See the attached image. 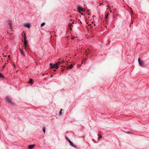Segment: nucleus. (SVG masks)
Masks as SVG:
<instances>
[{"label": "nucleus", "mask_w": 149, "mask_h": 149, "mask_svg": "<svg viewBox=\"0 0 149 149\" xmlns=\"http://www.w3.org/2000/svg\"><path fill=\"white\" fill-rule=\"evenodd\" d=\"M50 66L51 68H54L55 69L58 68L59 67V64H58V62L54 64H52L50 63Z\"/></svg>", "instance_id": "obj_1"}, {"label": "nucleus", "mask_w": 149, "mask_h": 149, "mask_svg": "<svg viewBox=\"0 0 149 149\" xmlns=\"http://www.w3.org/2000/svg\"><path fill=\"white\" fill-rule=\"evenodd\" d=\"M108 17V15H106L105 16V18L106 19H107Z\"/></svg>", "instance_id": "obj_21"}, {"label": "nucleus", "mask_w": 149, "mask_h": 149, "mask_svg": "<svg viewBox=\"0 0 149 149\" xmlns=\"http://www.w3.org/2000/svg\"><path fill=\"white\" fill-rule=\"evenodd\" d=\"M19 51L20 52V50H23L22 49H21L20 48H19Z\"/></svg>", "instance_id": "obj_22"}, {"label": "nucleus", "mask_w": 149, "mask_h": 149, "mask_svg": "<svg viewBox=\"0 0 149 149\" xmlns=\"http://www.w3.org/2000/svg\"><path fill=\"white\" fill-rule=\"evenodd\" d=\"M81 15H83V13H81Z\"/></svg>", "instance_id": "obj_26"}, {"label": "nucleus", "mask_w": 149, "mask_h": 149, "mask_svg": "<svg viewBox=\"0 0 149 149\" xmlns=\"http://www.w3.org/2000/svg\"><path fill=\"white\" fill-rule=\"evenodd\" d=\"M24 40H27V37L24 34Z\"/></svg>", "instance_id": "obj_16"}, {"label": "nucleus", "mask_w": 149, "mask_h": 149, "mask_svg": "<svg viewBox=\"0 0 149 149\" xmlns=\"http://www.w3.org/2000/svg\"><path fill=\"white\" fill-rule=\"evenodd\" d=\"M20 53H21V54H22V55L24 56H25V55L24 53V51H23V50H20Z\"/></svg>", "instance_id": "obj_9"}, {"label": "nucleus", "mask_w": 149, "mask_h": 149, "mask_svg": "<svg viewBox=\"0 0 149 149\" xmlns=\"http://www.w3.org/2000/svg\"><path fill=\"white\" fill-rule=\"evenodd\" d=\"M68 141L70 144V145L72 147H73L74 148H77V147L75 145H74L73 143H72V142L70 140H68Z\"/></svg>", "instance_id": "obj_5"}, {"label": "nucleus", "mask_w": 149, "mask_h": 149, "mask_svg": "<svg viewBox=\"0 0 149 149\" xmlns=\"http://www.w3.org/2000/svg\"><path fill=\"white\" fill-rule=\"evenodd\" d=\"M127 134H130V133H131V132L130 131H127Z\"/></svg>", "instance_id": "obj_20"}, {"label": "nucleus", "mask_w": 149, "mask_h": 149, "mask_svg": "<svg viewBox=\"0 0 149 149\" xmlns=\"http://www.w3.org/2000/svg\"><path fill=\"white\" fill-rule=\"evenodd\" d=\"M77 9L79 11H81L84 12L85 11L84 8H81L79 6H77Z\"/></svg>", "instance_id": "obj_4"}, {"label": "nucleus", "mask_w": 149, "mask_h": 149, "mask_svg": "<svg viewBox=\"0 0 149 149\" xmlns=\"http://www.w3.org/2000/svg\"><path fill=\"white\" fill-rule=\"evenodd\" d=\"M32 81H33V80L32 79H29V83L30 84H32Z\"/></svg>", "instance_id": "obj_13"}, {"label": "nucleus", "mask_w": 149, "mask_h": 149, "mask_svg": "<svg viewBox=\"0 0 149 149\" xmlns=\"http://www.w3.org/2000/svg\"><path fill=\"white\" fill-rule=\"evenodd\" d=\"M27 44V40H24V44L26 45Z\"/></svg>", "instance_id": "obj_11"}, {"label": "nucleus", "mask_w": 149, "mask_h": 149, "mask_svg": "<svg viewBox=\"0 0 149 149\" xmlns=\"http://www.w3.org/2000/svg\"><path fill=\"white\" fill-rule=\"evenodd\" d=\"M42 131H43V132L44 133L45 132V127H44L43 128V129Z\"/></svg>", "instance_id": "obj_19"}, {"label": "nucleus", "mask_w": 149, "mask_h": 149, "mask_svg": "<svg viewBox=\"0 0 149 149\" xmlns=\"http://www.w3.org/2000/svg\"><path fill=\"white\" fill-rule=\"evenodd\" d=\"M63 61H62L61 62L58 61V64H59V65H60V64L62 63H63Z\"/></svg>", "instance_id": "obj_15"}, {"label": "nucleus", "mask_w": 149, "mask_h": 149, "mask_svg": "<svg viewBox=\"0 0 149 149\" xmlns=\"http://www.w3.org/2000/svg\"><path fill=\"white\" fill-rule=\"evenodd\" d=\"M24 26L25 27L29 28L30 27V24L29 23H26L24 24Z\"/></svg>", "instance_id": "obj_6"}, {"label": "nucleus", "mask_w": 149, "mask_h": 149, "mask_svg": "<svg viewBox=\"0 0 149 149\" xmlns=\"http://www.w3.org/2000/svg\"><path fill=\"white\" fill-rule=\"evenodd\" d=\"M45 22H43V23H42L41 24V27H42V26H44V25H45Z\"/></svg>", "instance_id": "obj_14"}, {"label": "nucleus", "mask_w": 149, "mask_h": 149, "mask_svg": "<svg viewBox=\"0 0 149 149\" xmlns=\"http://www.w3.org/2000/svg\"><path fill=\"white\" fill-rule=\"evenodd\" d=\"M106 15H109V13H107V14H106Z\"/></svg>", "instance_id": "obj_25"}, {"label": "nucleus", "mask_w": 149, "mask_h": 149, "mask_svg": "<svg viewBox=\"0 0 149 149\" xmlns=\"http://www.w3.org/2000/svg\"><path fill=\"white\" fill-rule=\"evenodd\" d=\"M138 63L140 66H143L145 65V63L142 60H140V58H139L138 60Z\"/></svg>", "instance_id": "obj_2"}, {"label": "nucleus", "mask_w": 149, "mask_h": 149, "mask_svg": "<svg viewBox=\"0 0 149 149\" xmlns=\"http://www.w3.org/2000/svg\"><path fill=\"white\" fill-rule=\"evenodd\" d=\"M6 99L8 103L13 104L10 98L8 96H6Z\"/></svg>", "instance_id": "obj_3"}, {"label": "nucleus", "mask_w": 149, "mask_h": 149, "mask_svg": "<svg viewBox=\"0 0 149 149\" xmlns=\"http://www.w3.org/2000/svg\"><path fill=\"white\" fill-rule=\"evenodd\" d=\"M94 17H95V15H93V18H94Z\"/></svg>", "instance_id": "obj_23"}, {"label": "nucleus", "mask_w": 149, "mask_h": 149, "mask_svg": "<svg viewBox=\"0 0 149 149\" xmlns=\"http://www.w3.org/2000/svg\"><path fill=\"white\" fill-rule=\"evenodd\" d=\"M62 109H61L60 110V111L59 112V114L60 115H62Z\"/></svg>", "instance_id": "obj_18"}, {"label": "nucleus", "mask_w": 149, "mask_h": 149, "mask_svg": "<svg viewBox=\"0 0 149 149\" xmlns=\"http://www.w3.org/2000/svg\"><path fill=\"white\" fill-rule=\"evenodd\" d=\"M24 49L26 50V48L27 47V44H26V45L24 44Z\"/></svg>", "instance_id": "obj_12"}, {"label": "nucleus", "mask_w": 149, "mask_h": 149, "mask_svg": "<svg viewBox=\"0 0 149 149\" xmlns=\"http://www.w3.org/2000/svg\"><path fill=\"white\" fill-rule=\"evenodd\" d=\"M34 146V145H30L28 146V148L29 149H32Z\"/></svg>", "instance_id": "obj_7"}, {"label": "nucleus", "mask_w": 149, "mask_h": 149, "mask_svg": "<svg viewBox=\"0 0 149 149\" xmlns=\"http://www.w3.org/2000/svg\"><path fill=\"white\" fill-rule=\"evenodd\" d=\"M101 137V136H100L99 135L98 136V138H100Z\"/></svg>", "instance_id": "obj_24"}, {"label": "nucleus", "mask_w": 149, "mask_h": 149, "mask_svg": "<svg viewBox=\"0 0 149 149\" xmlns=\"http://www.w3.org/2000/svg\"><path fill=\"white\" fill-rule=\"evenodd\" d=\"M0 77H4V76L0 72Z\"/></svg>", "instance_id": "obj_17"}, {"label": "nucleus", "mask_w": 149, "mask_h": 149, "mask_svg": "<svg viewBox=\"0 0 149 149\" xmlns=\"http://www.w3.org/2000/svg\"><path fill=\"white\" fill-rule=\"evenodd\" d=\"M8 24L10 27V29H11L13 28V27L12 25V24L10 22V21H8Z\"/></svg>", "instance_id": "obj_8"}, {"label": "nucleus", "mask_w": 149, "mask_h": 149, "mask_svg": "<svg viewBox=\"0 0 149 149\" xmlns=\"http://www.w3.org/2000/svg\"><path fill=\"white\" fill-rule=\"evenodd\" d=\"M73 67V65L72 64H71L70 65L68 66V68L71 69Z\"/></svg>", "instance_id": "obj_10"}]
</instances>
